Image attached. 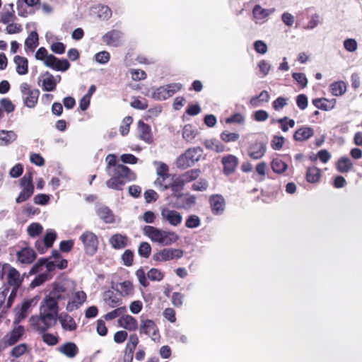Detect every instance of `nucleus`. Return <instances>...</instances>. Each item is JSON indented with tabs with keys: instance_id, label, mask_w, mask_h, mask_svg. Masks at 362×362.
Instances as JSON below:
<instances>
[{
	"instance_id": "42",
	"label": "nucleus",
	"mask_w": 362,
	"mask_h": 362,
	"mask_svg": "<svg viewBox=\"0 0 362 362\" xmlns=\"http://www.w3.org/2000/svg\"><path fill=\"white\" fill-rule=\"evenodd\" d=\"M320 177V171L315 167L308 168L307 170L306 177L309 182H317Z\"/></svg>"
},
{
	"instance_id": "5",
	"label": "nucleus",
	"mask_w": 362,
	"mask_h": 362,
	"mask_svg": "<svg viewBox=\"0 0 362 362\" xmlns=\"http://www.w3.org/2000/svg\"><path fill=\"white\" fill-rule=\"evenodd\" d=\"M2 271L6 272V281L8 286L12 289L18 290L23 281L24 275L21 276L20 272L8 264L2 265Z\"/></svg>"
},
{
	"instance_id": "11",
	"label": "nucleus",
	"mask_w": 362,
	"mask_h": 362,
	"mask_svg": "<svg viewBox=\"0 0 362 362\" xmlns=\"http://www.w3.org/2000/svg\"><path fill=\"white\" fill-rule=\"evenodd\" d=\"M86 293L83 291H77L70 296L66 306L67 312L71 313L82 306L86 301Z\"/></svg>"
},
{
	"instance_id": "6",
	"label": "nucleus",
	"mask_w": 362,
	"mask_h": 362,
	"mask_svg": "<svg viewBox=\"0 0 362 362\" xmlns=\"http://www.w3.org/2000/svg\"><path fill=\"white\" fill-rule=\"evenodd\" d=\"M79 239L82 242L84 251L87 255L93 256L97 252L99 240L94 233L86 230L81 235Z\"/></svg>"
},
{
	"instance_id": "50",
	"label": "nucleus",
	"mask_w": 362,
	"mask_h": 362,
	"mask_svg": "<svg viewBox=\"0 0 362 362\" xmlns=\"http://www.w3.org/2000/svg\"><path fill=\"white\" fill-rule=\"evenodd\" d=\"M98 16L102 20H107L112 16L110 8L107 6H99L98 8Z\"/></svg>"
},
{
	"instance_id": "14",
	"label": "nucleus",
	"mask_w": 362,
	"mask_h": 362,
	"mask_svg": "<svg viewBox=\"0 0 362 362\" xmlns=\"http://www.w3.org/2000/svg\"><path fill=\"white\" fill-rule=\"evenodd\" d=\"M44 64L47 67L59 71H66L70 67V63L67 59H60L52 54H49L47 57Z\"/></svg>"
},
{
	"instance_id": "10",
	"label": "nucleus",
	"mask_w": 362,
	"mask_h": 362,
	"mask_svg": "<svg viewBox=\"0 0 362 362\" xmlns=\"http://www.w3.org/2000/svg\"><path fill=\"white\" fill-rule=\"evenodd\" d=\"M184 255V251L175 248H164L155 253L153 259L157 262H166L174 259H180Z\"/></svg>"
},
{
	"instance_id": "1",
	"label": "nucleus",
	"mask_w": 362,
	"mask_h": 362,
	"mask_svg": "<svg viewBox=\"0 0 362 362\" xmlns=\"http://www.w3.org/2000/svg\"><path fill=\"white\" fill-rule=\"evenodd\" d=\"M59 315L56 302L45 297L40 303L39 315L31 317L30 324L38 332L44 333L55 325Z\"/></svg>"
},
{
	"instance_id": "53",
	"label": "nucleus",
	"mask_w": 362,
	"mask_h": 362,
	"mask_svg": "<svg viewBox=\"0 0 362 362\" xmlns=\"http://www.w3.org/2000/svg\"><path fill=\"white\" fill-rule=\"evenodd\" d=\"M201 223L200 218L198 216L190 215L185 222V226L188 228H195L199 226Z\"/></svg>"
},
{
	"instance_id": "41",
	"label": "nucleus",
	"mask_w": 362,
	"mask_h": 362,
	"mask_svg": "<svg viewBox=\"0 0 362 362\" xmlns=\"http://www.w3.org/2000/svg\"><path fill=\"white\" fill-rule=\"evenodd\" d=\"M200 174L199 169H192L185 172L180 175V180L182 182H189L196 180Z\"/></svg>"
},
{
	"instance_id": "25",
	"label": "nucleus",
	"mask_w": 362,
	"mask_h": 362,
	"mask_svg": "<svg viewBox=\"0 0 362 362\" xmlns=\"http://www.w3.org/2000/svg\"><path fill=\"white\" fill-rule=\"evenodd\" d=\"M138 131L139 133V137L141 140L144 141L147 144H151L153 142V136L151 134V127L144 123L143 121L139 120L138 122Z\"/></svg>"
},
{
	"instance_id": "36",
	"label": "nucleus",
	"mask_w": 362,
	"mask_h": 362,
	"mask_svg": "<svg viewBox=\"0 0 362 362\" xmlns=\"http://www.w3.org/2000/svg\"><path fill=\"white\" fill-rule=\"evenodd\" d=\"M104 300L110 308H115L122 303V299L111 291L105 293Z\"/></svg>"
},
{
	"instance_id": "55",
	"label": "nucleus",
	"mask_w": 362,
	"mask_h": 362,
	"mask_svg": "<svg viewBox=\"0 0 362 362\" xmlns=\"http://www.w3.org/2000/svg\"><path fill=\"white\" fill-rule=\"evenodd\" d=\"M95 59L97 62L101 64H107L110 59V54L107 51L99 52L95 54Z\"/></svg>"
},
{
	"instance_id": "31",
	"label": "nucleus",
	"mask_w": 362,
	"mask_h": 362,
	"mask_svg": "<svg viewBox=\"0 0 362 362\" xmlns=\"http://www.w3.org/2000/svg\"><path fill=\"white\" fill-rule=\"evenodd\" d=\"M13 62L16 65V72L19 75H25L28 71V61L24 57L16 55L13 58Z\"/></svg>"
},
{
	"instance_id": "43",
	"label": "nucleus",
	"mask_w": 362,
	"mask_h": 362,
	"mask_svg": "<svg viewBox=\"0 0 362 362\" xmlns=\"http://www.w3.org/2000/svg\"><path fill=\"white\" fill-rule=\"evenodd\" d=\"M273 171L276 173H283L288 168L286 163L283 160H272L271 163Z\"/></svg>"
},
{
	"instance_id": "60",
	"label": "nucleus",
	"mask_w": 362,
	"mask_h": 362,
	"mask_svg": "<svg viewBox=\"0 0 362 362\" xmlns=\"http://www.w3.org/2000/svg\"><path fill=\"white\" fill-rule=\"evenodd\" d=\"M0 105L2 109L7 113H11L14 111L15 106L11 100L8 98H2L0 100Z\"/></svg>"
},
{
	"instance_id": "32",
	"label": "nucleus",
	"mask_w": 362,
	"mask_h": 362,
	"mask_svg": "<svg viewBox=\"0 0 362 362\" xmlns=\"http://www.w3.org/2000/svg\"><path fill=\"white\" fill-rule=\"evenodd\" d=\"M59 351L70 358H74L78 353L77 346L73 342H66L64 344L59 347Z\"/></svg>"
},
{
	"instance_id": "35",
	"label": "nucleus",
	"mask_w": 362,
	"mask_h": 362,
	"mask_svg": "<svg viewBox=\"0 0 362 362\" xmlns=\"http://www.w3.org/2000/svg\"><path fill=\"white\" fill-rule=\"evenodd\" d=\"M313 104L317 109L328 111L334 108L335 102L332 100L330 101L325 98H322L313 99Z\"/></svg>"
},
{
	"instance_id": "47",
	"label": "nucleus",
	"mask_w": 362,
	"mask_h": 362,
	"mask_svg": "<svg viewBox=\"0 0 362 362\" xmlns=\"http://www.w3.org/2000/svg\"><path fill=\"white\" fill-rule=\"evenodd\" d=\"M56 238L57 233L53 230H47L42 240L46 248L51 247L52 246Z\"/></svg>"
},
{
	"instance_id": "59",
	"label": "nucleus",
	"mask_w": 362,
	"mask_h": 362,
	"mask_svg": "<svg viewBox=\"0 0 362 362\" xmlns=\"http://www.w3.org/2000/svg\"><path fill=\"white\" fill-rule=\"evenodd\" d=\"M27 230L30 236L35 237L42 233V227L40 223H33L28 227Z\"/></svg>"
},
{
	"instance_id": "3",
	"label": "nucleus",
	"mask_w": 362,
	"mask_h": 362,
	"mask_svg": "<svg viewBox=\"0 0 362 362\" xmlns=\"http://www.w3.org/2000/svg\"><path fill=\"white\" fill-rule=\"evenodd\" d=\"M142 231L151 242L160 246L172 245L180 239L179 235L175 231L163 230L152 226H144Z\"/></svg>"
},
{
	"instance_id": "23",
	"label": "nucleus",
	"mask_w": 362,
	"mask_h": 362,
	"mask_svg": "<svg viewBox=\"0 0 362 362\" xmlns=\"http://www.w3.org/2000/svg\"><path fill=\"white\" fill-rule=\"evenodd\" d=\"M118 324L121 327H123L130 332L135 331L138 328V322L136 319L130 315H122L118 320Z\"/></svg>"
},
{
	"instance_id": "24",
	"label": "nucleus",
	"mask_w": 362,
	"mask_h": 362,
	"mask_svg": "<svg viewBox=\"0 0 362 362\" xmlns=\"http://www.w3.org/2000/svg\"><path fill=\"white\" fill-rule=\"evenodd\" d=\"M13 6V3L4 5V12L0 13V22L4 24H8L16 20Z\"/></svg>"
},
{
	"instance_id": "44",
	"label": "nucleus",
	"mask_w": 362,
	"mask_h": 362,
	"mask_svg": "<svg viewBox=\"0 0 362 362\" xmlns=\"http://www.w3.org/2000/svg\"><path fill=\"white\" fill-rule=\"evenodd\" d=\"M223 165V171L226 175L234 172L238 165V160H222Z\"/></svg>"
},
{
	"instance_id": "63",
	"label": "nucleus",
	"mask_w": 362,
	"mask_h": 362,
	"mask_svg": "<svg viewBox=\"0 0 362 362\" xmlns=\"http://www.w3.org/2000/svg\"><path fill=\"white\" fill-rule=\"evenodd\" d=\"M134 253L130 250H126L122 255V259L125 266L129 267L133 263Z\"/></svg>"
},
{
	"instance_id": "30",
	"label": "nucleus",
	"mask_w": 362,
	"mask_h": 362,
	"mask_svg": "<svg viewBox=\"0 0 362 362\" xmlns=\"http://www.w3.org/2000/svg\"><path fill=\"white\" fill-rule=\"evenodd\" d=\"M211 210L214 214H219L224 209V199L221 195H213L210 197Z\"/></svg>"
},
{
	"instance_id": "54",
	"label": "nucleus",
	"mask_w": 362,
	"mask_h": 362,
	"mask_svg": "<svg viewBox=\"0 0 362 362\" xmlns=\"http://www.w3.org/2000/svg\"><path fill=\"white\" fill-rule=\"evenodd\" d=\"M343 45L344 49L349 52H354L358 48V43L356 40L354 38L346 39L344 41Z\"/></svg>"
},
{
	"instance_id": "7",
	"label": "nucleus",
	"mask_w": 362,
	"mask_h": 362,
	"mask_svg": "<svg viewBox=\"0 0 362 362\" xmlns=\"http://www.w3.org/2000/svg\"><path fill=\"white\" fill-rule=\"evenodd\" d=\"M20 89L24 105L28 108L35 107L38 101L40 90L37 88L31 89L27 83H22Z\"/></svg>"
},
{
	"instance_id": "38",
	"label": "nucleus",
	"mask_w": 362,
	"mask_h": 362,
	"mask_svg": "<svg viewBox=\"0 0 362 362\" xmlns=\"http://www.w3.org/2000/svg\"><path fill=\"white\" fill-rule=\"evenodd\" d=\"M202 155V148L197 146L187 149L178 158H200Z\"/></svg>"
},
{
	"instance_id": "64",
	"label": "nucleus",
	"mask_w": 362,
	"mask_h": 362,
	"mask_svg": "<svg viewBox=\"0 0 362 362\" xmlns=\"http://www.w3.org/2000/svg\"><path fill=\"white\" fill-rule=\"evenodd\" d=\"M292 77L297 83L301 86V88H305L308 84V79L305 75L303 73H293L292 74Z\"/></svg>"
},
{
	"instance_id": "52",
	"label": "nucleus",
	"mask_w": 362,
	"mask_h": 362,
	"mask_svg": "<svg viewBox=\"0 0 362 362\" xmlns=\"http://www.w3.org/2000/svg\"><path fill=\"white\" fill-rule=\"evenodd\" d=\"M196 136L193 127L190 124H186L182 130V137L187 141H191Z\"/></svg>"
},
{
	"instance_id": "13",
	"label": "nucleus",
	"mask_w": 362,
	"mask_h": 362,
	"mask_svg": "<svg viewBox=\"0 0 362 362\" xmlns=\"http://www.w3.org/2000/svg\"><path fill=\"white\" fill-rule=\"evenodd\" d=\"M59 80L48 71L42 74L38 78V84L44 91H53L56 89L57 84L59 83L61 76H58Z\"/></svg>"
},
{
	"instance_id": "4",
	"label": "nucleus",
	"mask_w": 362,
	"mask_h": 362,
	"mask_svg": "<svg viewBox=\"0 0 362 362\" xmlns=\"http://www.w3.org/2000/svg\"><path fill=\"white\" fill-rule=\"evenodd\" d=\"M72 293L73 289L70 288L66 283H54L52 290L45 297L58 305L59 302L68 300Z\"/></svg>"
},
{
	"instance_id": "48",
	"label": "nucleus",
	"mask_w": 362,
	"mask_h": 362,
	"mask_svg": "<svg viewBox=\"0 0 362 362\" xmlns=\"http://www.w3.org/2000/svg\"><path fill=\"white\" fill-rule=\"evenodd\" d=\"M127 311V308L125 306L117 308V309H115L114 310L107 313L105 315V319L106 320H112L115 319L117 317H119L120 315H123Z\"/></svg>"
},
{
	"instance_id": "57",
	"label": "nucleus",
	"mask_w": 362,
	"mask_h": 362,
	"mask_svg": "<svg viewBox=\"0 0 362 362\" xmlns=\"http://www.w3.org/2000/svg\"><path fill=\"white\" fill-rule=\"evenodd\" d=\"M42 341L49 346H54L59 342L58 337L50 333H42Z\"/></svg>"
},
{
	"instance_id": "20",
	"label": "nucleus",
	"mask_w": 362,
	"mask_h": 362,
	"mask_svg": "<svg viewBox=\"0 0 362 362\" xmlns=\"http://www.w3.org/2000/svg\"><path fill=\"white\" fill-rule=\"evenodd\" d=\"M154 165L156 166V173L159 177L155 181L156 186H160L162 190L166 189L168 185H163L162 182L165 177H168V165L162 162L155 161Z\"/></svg>"
},
{
	"instance_id": "18",
	"label": "nucleus",
	"mask_w": 362,
	"mask_h": 362,
	"mask_svg": "<svg viewBox=\"0 0 362 362\" xmlns=\"http://www.w3.org/2000/svg\"><path fill=\"white\" fill-rule=\"evenodd\" d=\"M57 320L60 323L62 329L65 332H74L78 327L74 318L67 313H61L57 317Z\"/></svg>"
},
{
	"instance_id": "51",
	"label": "nucleus",
	"mask_w": 362,
	"mask_h": 362,
	"mask_svg": "<svg viewBox=\"0 0 362 362\" xmlns=\"http://www.w3.org/2000/svg\"><path fill=\"white\" fill-rule=\"evenodd\" d=\"M133 119L130 116L125 117L119 127V132L122 136L127 135L129 132L130 124L132 123Z\"/></svg>"
},
{
	"instance_id": "8",
	"label": "nucleus",
	"mask_w": 362,
	"mask_h": 362,
	"mask_svg": "<svg viewBox=\"0 0 362 362\" xmlns=\"http://www.w3.org/2000/svg\"><path fill=\"white\" fill-rule=\"evenodd\" d=\"M182 87V84L179 83L160 86L152 93V98L158 100H165L179 91Z\"/></svg>"
},
{
	"instance_id": "33",
	"label": "nucleus",
	"mask_w": 362,
	"mask_h": 362,
	"mask_svg": "<svg viewBox=\"0 0 362 362\" xmlns=\"http://www.w3.org/2000/svg\"><path fill=\"white\" fill-rule=\"evenodd\" d=\"M17 134L14 131L0 130V146H7L14 142Z\"/></svg>"
},
{
	"instance_id": "46",
	"label": "nucleus",
	"mask_w": 362,
	"mask_h": 362,
	"mask_svg": "<svg viewBox=\"0 0 362 362\" xmlns=\"http://www.w3.org/2000/svg\"><path fill=\"white\" fill-rule=\"evenodd\" d=\"M336 165L337 170L342 173L351 170L353 167L351 160H338Z\"/></svg>"
},
{
	"instance_id": "22",
	"label": "nucleus",
	"mask_w": 362,
	"mask_h": 362,
	"mask_svg": "<svg viewBox=\"0 0 362 362\" xmlns=\"http://www.w3.org/2000/svg\"><path fill=\"white\" fill-rule=\"evenodd\" d=\"M18 260L22 264H31L36 258L35 251L30 247H24L17 252Z\"/></svg>"
},
{
	"instance_id": "16",
	"label": "nucleus",
	"mask_w": 362,
	"mask_h": 362,
	"mask_svg": "<svg viewBox=\"0 0 362 362\" xmlns=\"http://www.w3.org/2000/svg\"><path fill=\"white\" fill-rule=\"evenodd\" d=\"M140 332L151 337V339L154 341H158L160 337L157 326L151 320L147 319L141 321Z\"/></svg>"
},
{
	"instance_id": "56",
	"label": "nucleus",
	"mask_w": 362,
	"mask_h": 362,
	"mask_svg": "<svg viewBox=\"0 0 362 362\" xmlns=\"http://www.w3.org/2000/svg\"><path fill=\"white\" fill-rule=\"evenodd\" d=\"M163 274L158 269H151L147 273V277L151 281H160L163 278Z\"/></svg>"
},
{
	"instance_id": "28",
	"label": "nucleus",
	"mask_w": 362,
	"mask_h": 362,
	"mask_svg": "<svg viewBox=\"0 0 362 362\" xmlns=\"http://www.w3.org/2000/svg\"><path fill=\"white\" fill-rule=\"evenodd\" d=\"M127 237L125 235L116 233L109 239V243L116 250H121L127 245Z\"/></svg>"
},
{
	"instance_id": "29",
	"label": "nucleus",
	"mask_w": 362,
	"mask_h": 362,
	"mask_svg": "<svg viewBox=\"0 0 362 362\" xmlns=\"http://www.w3.org/2000/svg\"><path fill=\"white\" fill-rule=\"evenodd\" d=\"M97 215L105 223H112L115 222V216L112 211L106 206H99L96 209Z\"/></svg>"
},
{
	"instance_id": "19",
	"label": "nucleus",
	"mask_w": 362,
	"mask_h": 362,
	"mask_svg": "<svg viewBox=\"0 0 362 362\" xmlns=\"http://www.w3.org/2000/svg\"><path fill=\"white\" fill-rule=\"evenodd\" d=\"M139 337L136 334H131L129 337L128 342L126 344L123 357L124 362H132L134 352L139 344Z\"/></svg>"
},
{
	"instance_id": "40",
	"label": "nucleus",
	"mask_w": 362,
	"mask_h": 362,
	"mask_svg": "<svg viewBox=\"0 0 362 362\" xmlns=\"http://www.w3.org/2000/svg\"><path fill=\"white\" fill-rule=\"evenodd\" d=\"M346 89V84L343 81L334 82L330 85L331 93L335 96L341 95Z\"/></svg>"
},
{
	"instance_id": "61",
	"label": "nucleus",
	"mask_w": 362,
	"mask_h": 362,
	"mask_svg": "<svg viewBox=\"0 0 362 362\" xmlns=\"http://www.w3.org/2000/svg\"><path fill=\"white\" fill-rule=\"evenodd\" d=\"M240 136L237 133H231L224 131L221 134V139L225 142L235 141L239 139Z\"/></svg>"
},
{
	"instance_id": "26",
	"label": "nucleus",
	"mask_w": 362,
	"mask_h": 362,
	"mask_svg": "<svg viewBox=\"0 0 362 362\" xmlns=\"http://www.w3.org/2000/svg\"><path fill=\"white\" fill-rule=\"evenodd\" d=\"M24 333V328L22 326L15 327L12 331L8 333L4 338L5 342L8 346L16 344Z\"/></svg>"
},
{
	"instance_id": "15",
	"label": "nucleus",
	"mask_w": 362,
	"mask_h": 362,
	"mask_svg": "<svg viewBox=\"0 0 362 362\" xmlns=\"http://www.w3.org/2000/svg\"><path fill=\"white\" fill-rule=\"evenodd\" d=\"M160 216L163 221L175 227L179 226L182 221V216L180 212L166 207L161 209Z\"/></svg>"
},
{
	"instance_id": "21",
	"label": "nucleus",
	"mask_w": 362,
	"mask_h": 362,
	"mask_svg": "<svg viewBox=\"0 0 362 362\" xmlns=\"http://www.w3.org/2000/svg\"><path fill=\"white\" fill-rule=\"evenodd\" d=\"M123 33L117 30H112L105 33L102 39L108 46L118 47L121 45V39Z\"/></svg>"
},
{
	"instance_id": "17",
	"label": "nucleus",
	"mask_w": 362,
	"mask_h": 362,
	"mask_svg": "<svg viewBox=\"0 0 362 362\" xmlns=\"http://www.w3.org/2000/svg\"><path fill=\"white\" fill-rule=\"evenodd\" d=\"M175 206L178 209H189L192 207L196 202V197L189 194H175Z\"/></svg>"
},
{
	"instance_id": "2",
	"label": "nucleus",
	"mask_w": 362,
	"mask_h": 362,
	"mask_svg": "<svg viewBox=\"0 0 362 362\" xmlns=\"http://www.w3.org/2000/svg\"><path fill=\"white\" fill-rule=\"evenodd\" d=\"M119 160H110L107 165V172L112 177L106 182L108 188L121 190L125 182L122 178L129 180L136 178V175L127 166L119 163Z\"/></svg>"
},
{
	"instance_id": "37",
	"label": "nucleus",
	"mask_w": 362,
	"mask_h": 362,
	"mask_svg": "<svg viewBox=\"0 0 362 362\" xmlns=\"http://www.w3.org/2000/svg\"><path fill=\"white\" fill-rule=\"evenodd\" d=\"M38 35L37 32H31L25 41V49H28L30 52H33L38 46Z\"/></svg>"
},
{
	"instance_id": "27",
	"label": "nucleus",
	"mask_w": 362,
	"mask_h": 362,
	"mask_svg": "<svg viewBox=\"0 0 362 362\" xmlns=\"http://www.w3.org/2000/svg\"><path fill=\"white\" fill-rule=\"evenodd\" d=\"M313 134L314 130L313 128L308 126H303L295 132L293 139L297 141H304L312 137Z\"/></svg>"
},
{
	"instance_id": "9",
	"label": "nucleus",
	"mask_w": 362,
	"mask_h": 362,
	"mask_svg": "<svg viewBox=\"0 0 362 362\" xmlns=\"http://www.w3.org/2000/svg\"><path fill=\"white\" fill-rule=\"evenodd\" d=\"M21 186L23 187V190L16 199L17 203H22L26 201L33 194L34 187L33 185L32 175L30 173L25 175L23 177L21 178Z\"/></svg>"
},
{
	"instance_id": "34",
	"label": "nucleus",
	"mask_w": 362,
	"mask_h": 362,
	"mask_svg": "<svg viewBox=\"0 0 362 362\" xmlns=\"http://www.w3.org/2000/svg\"><path fill=\"white\" fill-rule=\"evenodd\" d=\"M266 152V145L263 143H257L250 148L249 155L251 158H261Z\"/></svg>"
},
{
	"instance_id": "12",
	"label": "nucleus",
	"mask_w": 362,
	"mask_h": 362,
	"mask_svg": "<svg viewBox=\"0 0 362 362\" xmlns=\"http://www.w3.org/2000/svg\"><path fill=\"white\" fill-rule=\"evenodd\" d=\"M275 11L274 8H264L259 4H256L252 11V19L256 24H262L267 22L269 16Z\"/></svg>"
},
{
	"instance_id": "45",
	"label": "nucleus",
	"mask_w": 362,
	"mask_h": 362,
	"mask_svg": "<svg viewBox=\"0 0 362 362\" xmlns=\"http://www.w3.org/2000/svg\"><path fill=\"white\" fill-rule=\"evenodd\" d=\"M269 100V94L267 90H262L259 95L254 96L250 99V104L254 106H258L259 101L268 102Z\"/></svg>"
},
{
	"instance_id": "39",
	"label": "nucleus",
	"mask_w": 362,
	"mask_h": 362,
	"mask_svg": "<svg viewBox=\"0 0 362 362\" xmlns=\"http://www.w3.org/2000/svg\"><path fill=\"white\" fill-rule=\"evenodd\" d=\"M204 145L206 148L217 153L223 152L225 150L224 145L216 139L206 140Z\"/></svg>"
},
{
	"instance_id": "49",
	"label": "nucleus",
	"mask_w": 362,
	"mask_h": 362,
	"mask_svg": "<svg viewBox=\"0 0 362 362\" xmlns=\"http://www.w3.org/2000/svg\"><path fill=\"white\" fill-rule=\"evenodd\" d=\"M151 252V247L147 242H142L138 249L139 255L144 258H148Z\"/></svg>"
},
{
	"instance_id": "62",
	"label": "nucleus",
	"mask_w": 362,
	"mask_h": 362,
	"mask_svg": "<svg viewBox=\"0 0 362 362\" xmlns=\"http://www.w3.org/2000/svg\"><path fill=\"white\" fill-rule=\"evenodd\" d=\"M27 350V345L25 344H21L13 347L11 351V354L16 357H20Z\"/></svg>"
},
{
	"instance_id": "58",
	"label": "nucleus",
	"mask_w": 362,
	"mask_h": 362,
	"mask_svg": "<svg viewBox=\"0 0 362 362\" xmlns=\"http://www.w3.org/2000/svg\"><path fill=\"white\" fill-rule=\"evenodd\" d=\"M226 122L227 124L236 123L241 124L245 122V117L241 113L237 112L226 118Z\"/></svg>"
}]
</instances>
